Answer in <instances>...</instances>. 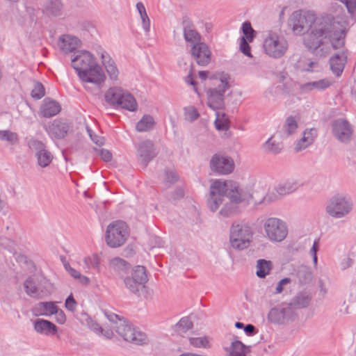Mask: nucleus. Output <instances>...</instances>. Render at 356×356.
Returning a JSON list of instances; mask_svg holds the SVG:
<instances>
[{"label":"nucleus","instance_id":"obj_38","mask_svg":"<svg viewBox=\"0 0 356 356\" xmlns=\"http://www.w3.org/2000/svg\"><path fill=\"white\" fill-rule=\"evenodd\" d=\"M193 326V322L187 316L181 318L179 321L175 325V330L179 334L182 335L189 330L192 329Z\"/></svg>","mask_w":356,"mask_h":356},{"label":"nucleus","instance_id":"obj_53","mask_svg":"<svg viewBox=\"0 0 356 356\" xmlns=\"http://www.w3.org/2000/svg\"><path fill=\"white\" fill-rule=\"evenodd\" d=\"M190 343L191 345L200 348V347H206L208 344V341L204 337H197V338H190Z\"/></svg>","mask_w":356,"mask_h":356},{"label":"nucleus","instance_id":"obj_61","mask_svg":"<svg viewBox=\"0 0 356 356\" xmlns=\"http://www.w3.org/2000/svg\"><path fill=\"white\" fill-rule=\"evenodd\" d=\"M189 67H190V70H189L188 75L185 78V81L186 83H189L190 85L195 86V81L193 80V74H193V66H192V65H190Z\"/></svg>","mask_w":356,"mask_h":356},{"label":"nucleus","instance_id":"obj_1","mask_svg":"<svg viewBox=\"0 0 356 356\" xmlns=\"http://www.w3.org/2000/svg\"><path fill=\"white\" fill-rule=\"evenodd\" d=\"M346 20L330 16L314 18L309 13L295 12L290 25L296 34L305 33L303 41L305 47L319 56H325L332 49H337L345 44Z\"/></svg>","mask_w":356,"mask_h":356},{"label":"nucleus","instance_id":"obj_60","mask_svg":"<svg viewBox=\"0 0 356 356\" xmlns=\"http://www.w3.org/2000/svg\"><path fill=\"white\" fill-rule=\"evenodd\" d=\"M186 115L188 118L191 120H195L199 117V114L195 108H188Z\"/></svg>","mask_w":356,"mask_h":356},{"label":"nucleus","instance_id":"obj_36","mask_svg":"<svg viewBox=\"0 0 356 356\" xmlns=\"http://www.w3.org/2000/svg\"><path fill=\"white\" fill-rule=\"evenodd\" d=\"M136 7L140 17L143 29L145 33H149L150 31V19L147 15L145 5L142 2H138Z\"/></svg>","mask_w":356,"mask_h":356},{"label":"nucleus","instance_id":"obj_52","mask_svg":"<svg viewBox=\"0 0 356 356\" xmlns=\"http://www.w3.org/2000/svg\"><path fill=\"white\" fill-rule=\"evenodd\" d=\"M303 136H305L307 139V145H312L317 136V130L314 128L306 129L303 132Z\"/></svg>","mask_w":356,"mask_h":356},{"label":"nucleus","instance_id":"obj_3","mask_svg":"<svg viewBox=\"0 0 356 356\" xmlns=\"http://www.w3.org/2000/svg\"><path fill=\"white\" fill-rule=\"evenodd\" d=\"M104 314L111 322V327L124 341L136 345H143L147 343L148 339L146 334L136 331L124 318L108 310H104Z\"/></svg>","mask_w":356,"mask_h":356},{"label":"nucleus","instance_id":"obj_22","mask_svg":"<svg viewBox=\"0 0 356 356\" xmlns=\"http://www.w3.org/2000/svg\"><path fill=\"white\" fill-rule=\"evenodd\" d=\"M61 110L60 105L55 100L49 98H45L40 107V115L44 118H51L60 113Z\"/></svg>","mask_w":356,"mask_h":356},{"label":"nucleus","instance_id":"obj_55","mask_svg":"<svg viewBox=\"0 0 356 356\" xmlns=\"http://www.w3.org/2000/svg\"><path fill=\"white\" fill-rule=\"evenodd\" d=\"M95 150L101 156L104 161L108 162L111 161L112 154L109 150L103 148L99 149L95 148Z\"/></svg>","mask_w":356,"mask_h":356},{"label":"nucleus","instance_id":"obj_44","mask_svg":"<svg viewBox=\"0 0 356 356\" xmlns=\"http://www.w3.org/2000/svg\"><path fill=\"white\" fill-rule=\"evenodd\" d=\"M237 204L234 203L227 202L225 204L222 209L220 211V214L223 217H230L237 213Z\"/></svg>","mask_w":356,"mask_h":356},{"label":"nucleus","instance_id":"obj_51","mask_svg":"<svg viewBox=\"0 0 356 356\" xmlns=\"http://www.w3.org/2000/svg\"><path fill=\"white\" fill-rule=\"evenodd\" d=\"M240 50L245 56L252 57L250 47L248 44V41L245 38V37H241V38Z\"/></svg>","mask_w":356,"mask_h":356},{"label":"nucleus","instance_id":"obj_9","mask_svg":"<svg viewBox=\"0 0 356 356\" xmlns=\"http://www.w3.org/2000/svg\"><path fill=\"white\" fill-rule=\"evenodd\" d=\"M264 49L270 57L279 58L282 57L288 49V42L283 36L270 33L264 40Z\"/></svg>","mask_w":356,"mask_h":356},{"label":"nucleus","instance_id":"obj_47","mask_svg":"<svg viewBox=\"0 0 356 356\" xmlns=\"http://www.w3.org/2000/svg\"><path fill=\"white\" fill-rule=\"evenodd\" d=\"M264 147L268 152L273 154H279L282 150V147L278 143L272 142L271 138L264 144Z\"/></svg>","mask_w":356,"mask_h":356},{"label":"nucleus","instance_id":"obj_8","mask_svg":"<svg viewBox=\"0 0 356 356\" xmlns=\"http://www.w3.org/2000/svg\"><path fill=\"white\" fill-rule=\"evenodd\" d=\"M229 183L232 181H226L222 179L212 180L207 200L208 207L211 211H216L222 204L225 197L228 193Z\"/></svg>","mask_w":356,"mask_h":356},{"label":"nucleus","instance_id":"obj_58","mask_svg":"<svg viewBox=\"0 0 356 356\" xmlns=\"http://www.w3.org/2000/svg\"><path fill=\"white\" fill-rule=\"evenodd\" d=\"M178 179V175L175 171L173 170H167L165 172V181L174 184L175 183Z\"/></svg>","mask_w":356,"mask_h":356},{"label":"nucleus","instance_id":"obj_13","mask_svg":"<svg viewBox=\"0 0 356 356\" xmlns=\"http://www.w3.org/2000/svg\"><path fill=\"white\" fill-rule=\"evenodd\" d=\"M210 167L217 174L228 175L234 170V163L230 157L214 154L211 159Z\"/></svg>","mask_w":356,"mask_h":356},{"label":"nucleus","instance_id":"obj_14","mask_svg":"<svg viewBox=\"0 0 356 356\" xmlns=\"http://www.w3.org/2000/svg\"><path fill=\"white\" fill-rule=\"evenodd\" d=\"M332 127L334 136L340 142L347 143L351 140L353 129L348 120L343 118L337 119L332 122Z\"/></svg>","mask_w":356,"mask_h":356},{"label":"nucleus","instance_id":"obj_29","mask_svg":"<svg viewBox=\"0 0 356 356\" xmlns=\"http://www.w3.org/2000/svg\"><path fill=\"white\" fill-rule=\"evenodd\" d=\"M109 266L122 278H123L125 275L129 274L130 270V264L120 257H115L111 259L109 263Z\"/></svg>","mask_w":356,"mask_h":356},{"label":"nucleus","instance_id":"obj_30","mask_svg":"<svg viewBox=\"0 0 356 356\" xmlns=\"http://www.w3.org/2000/svg\"><path fill=\"white\" fill-rule=\"evenodd\" d=\"M124 89L120 87H111L104 94V99L109 105L117 107L120 104V98L123 97Z\"/></svg>","mask_w":356,"mask_h":356},{"label":"nucleus","instance_id":"obj_4","mask_svg":"<svg viewBox=\"0 0 356 356\" xmlns=\"http://www.w3.org/2000/svg\"><path fill=\"white\" fill-rule=\"evenodd\" d=\"M253 231L248 224L233 223L229 232V243L232 248L243 250L252 242Z\"/></svg>","mask_w":356,"mask_h":356},{"label":"nucleus","instance_id":"obj_17","mask_svg":"<svg viewBox=\"0 0 356 356\" xmlns=\"http://www.w3.org/2000/svg\"><path fill=\"white\" fill-rule=\"evenodd\" d=\"M227 197L232 203L238 204L242 202H249L252 196L251 193L247 190L240 188L236 183H229V189Z\"/></svg>","mask_w":356,"mask_h":356},{"label":"nucleus","instance_id":"obj_21","mask_svg":"<svg viewBox=\"0 0 356 356\" xmlns=\"http://www.w3.org/2000/svg\"><path fill=\"white\" fill-rule=\"evenodd\" d=\"M81 44V40L77 37L69 34L62 35L58 40V47L65 54L74 52Z\"/></svg>","mask_w":356,"mask_h":356},{"label":"nucleus","instance_id":"obj_63","mask_svg":"<svg viewBox=\"0 0 356 356\" xmlns=\"http://www.w3.org/2000/svg\"><path fill=\"white\" fill-rule=\"evenodd\" d=\"M66 268V270H67V272L70 273V275L73 277L74 279H77L79 276H80V273L79 271H77L76 270H75L74 268L69 266V267H65Z\"/></svg>","mask_w":356,"mask_h":356},{"label":"nucleus","instance_id":"obj_19","mask_svg":"<svg viewBox=\"0 0 356 356\" xmlns=\"http://www.w3.org/2000/svg\"><path fill=\"white\" fill-rule=\"evenodd\" d=\"M70 128V124L62 119H56L48 127H45V129L49 135L57 139L64 138Z\"/></svg>","mask_w":356,"mask_h":356},{"label":"nucleus","instance_id":"obj_6","mask_svg":"<svg viewBox=\"0 0 356 356\" xmlns=\"http://www.w3.org/2000/svg\"><path fill=\"white\" fill-rule=\"evenodd\" d=\"M229 88L228 76L221 74L217 79V86L207 89V104L213 110L221 109L225 105V92Z\"/></svg>","mask_w":356,"mask_h":356},{"label":"nucleus","instance_id":"obj_57","mask_svg":"<svg viewBox=\"0 0 356 356\" xmlns=\"http://www.w3.org/2000/svg\"><path fill=\"white\" fill-rule=\"evenodd\" d=\"M76 302L73 298L72 295L69 296L65 300V307L71 312H74L76 307Z\"/></svg>","mask_w":356,"mask_h":356},{"label":"nucleus","instance_id":"obj_2","mask_svg":"<svg viewBox=\"0 0 356 356\" xmlns=\"http://www.w3.org/2000/svg\"><path fill=\"white\" fill-rule=\"evenodd\" d=\"M72 66L76 71L85 88L90 89L91 83L95 89H99L105 80L102 67L96 63L93 56L87 51H79L71 60Z\"/></svg>","mask_w":356,"mask_h":356},{"label":"nucleus","instance_id":"obj_49","mask_svg":"<svg viewBox=\"0 0 356 356\" xmlns=\"http://www.w3.org/2000/svg\"><path fill=\"white\" fill-rule=\"evenodd\" d=\"M44 95L45 91L43 85L40 82H37L31 91V97L33 99H40L43 97Z\"/></svg>","mask_w":356,"mask_h":356},{"label":"nucleus","instance_id":"obj_59","mask_svg":"<svg viewBox=\"0 0 356 356\" xmlns=\"http://www.w3.org/2000/svg\"><path fill=\"white\" fill-rule=\"evenodd\" d=\"M56 315V321L58 323L63 324L65 322L66 317L63 310L57 308V312L54 313Z\"/></svg>","mask_w":356,"mask_h":356},{"label":"nucleus","instance_id":"obj_54","mask_svg":"<svg viewBox=\"0 0 356 356\" xmlns=\"http://www.w3.org/2000/svg\"><path fill=\"white\" fill-rule=\"evenodd\" d=\"M86 129L90 139L93 141L94 143L99 146H102V145H104V139L103 137L94 135L93 131L88 127H86Z\"/></svg>","mask_w":356,"mask_h":356},{"label":"nucleus","instance_id":"obj_33","mask_svg":"<svg viewBox=\"0 0 356 356\" xmlns=\"http://www.w3.org/2000/svg\"><path fill=\"white\" fill-rule=\"evenodd\" d=\"M310 302V298L305 293H299L295 296L288 307L294 312V309L307 307Z\"/></svg>","mask_w":356,"mask_h":356},{"label":"nucleus","instance_id":"obj_23","mask_svg":"<svg viewBox=\"0 0 356 356\" xmlns=\"http://www.w3.org/2000/svg\"><path fill=\"white\" fill-rule=\"evenodd\" d=\"M347 59L346 51L337 53L333 55L330 59V69L332 72L339 76L342 73Z\"/></svg>","mask_w":356,"mask_h":356},{"label":"nucleus","instance_id":"obj_12","mask_svg":"<svg viewBox=\"0 0 356 356\" xmlns=\"http://www.w3.org/2000/svg\"><path fill=\"white\" fill-rule=\"evenodd\" d=\"M28 145L30 149L35 153L38 164L41 168L49 165L54 156L43 142L35 138H31L28 142Z\"/></svg>","mask_w":356,"mask_h":356},{"label":"nucleus","instance_id":"obj_45","mask_svg":"<svg viewBox=\"0 0 356 356\" xmlns=\"http://www.w3.org/2000/svg\"><path fill=\"white\" fill-rule=\"evenodd\" d=\"M317 63L307 58H300L296 64V68L301 71H312V68Z\"/></svg>","mask_w":356,"mask_h":356},{"label":"nucleus","instance_id":"obj_34","mask_svg":"<svg viewBox=\"0 0 356 356\" xmlns=\"http://www.w3.org/2000/svg\"><path fill=\"white\" fill-rule=\"evenodd\" d=\"M249 350V347L245 346L241 341L236 340L232 342L229 356H246V353Z\"/></svg>","mask_w":356,"mask_h":356},{"label":"nucleus","instance_id":"obj_46","mask_svg":"<svg viewBox=\"0 0 356 356\" xmlns=\"http://www.w3.org/2000/svg\"><path fill=\"white\" fill-rule=\"evenodd\" d=\"M217 118L215 120V126L218 130L220 131H227L229 129L228 120L225 118V114H222V118H220V113H217Z\"/></svg>","mask_w":356,"mask_h":356},{"label":"nucleus","instance_id":"obj_43","mask_svg":"<svg viewBox=\"0 0 356 356\" xmlns=\"http://www.w3.org/2000/svg\"><path fill=\"white\" fill-rule=\"evenodd\" d=\"M242 31L244 34L245 38L249 42H252L253 39L255 37V31L252 29L251 24L250 22H245L242 24Z\"/></svg>","mask_w":356,"mask_h":356},{"label":"nucleus","instance_id":"obj_5","mask_svg":"<svg viewBox=\"0 0 356 356\" xmlns=\"http://www.w3.org/2000/svg\"><path fill=\"white\" fill-rule=\"evenodd\" d=\"M129 236L127 225L122 220L111 222L106 231L105 241L106 244L113 248L123 245Z\"/></svg>","mask_w":356,"mask_h":356},{"label":"nucleus","instance_id":"obj_40","mask_svg":"<svg viewBox=\"0 0 356 356\" xmlns=\"http://www.w3.org/2000/svg\"><path fill=\"white\" fill-rule=\"evenodd\" d=\"M298 122L293 116L288 117L282 127V131L286 136H290L295 133L298 129Z\"/></svg>","mask_w":356,"mask_h":356},{"label":"nucleus","instance_id":"obj_28","mask_svg":"<svg viewBox=\"0 0 356 356\" xmlns=\"http://www.w3.org/2000/svg\"><path fill=\"white\" fill-rule=\"evenodd\" d=\"M63 7L60 0H47L42 8V13L48 16L58 17L62 14Z\"/></svg>","mask_w":356,"mask_h":356},{"label":"nucleus","instance_id":"obj_24","mask_svg":"<svg viewBox=\"0 0 356 356\" xmlns=\"http://www.w3.org/2000/svg\"><path fill=\"white\" fill-rule=\"evenodd\" d=\"M303 184L297 179L291 178L280 184L275 188L276 192L280 195H285L298 190Z\"/></svg>","mask_w":356,"mask_h":356},{"label":"nucleus","instance_id":"obj_41","mask_svg":"<svg viewBox=\"0 0 356 356\" xmlns=\"http://www.w3.org/2000/svg\"><path fill=\"white\" fill-rule=\"evenodd\" d=\"M26 293L31 296L35 297L38 293V289L36 284V282L33 277H28L24 284Z\"/></svg>","mask_w":356,"mask_h":356},{"label":"nucleus","instance_id":"obj_37","mask_svg":"<svg viewBox=\"0 0 356 356\" xmlns=\"http://www.w3.org/2000/svg\"><path fill=\"white\" fill-rule=\"evenodd\" d=\"M273 263L270 261L266 259H259L257 261V271L256 275L260 277L264 278L268 275L272 269Z\"/></svg>","mask_w":356,"mask_h":356},{"label":"nucleus","instance_id":"obj_42","mask_svg":"<svg viewBox=\"0 0 356 356\" xmlns=\"http://www.w3.org/2000/svg\"><path fill=\"white\" fill-rule=\"evenodd\" d=\"M83 262L86 268H94L97 272L100 271V259L97 254H92L91 256L85 257Z\"/></svg>","mask_w":356,"mask_h":356},{"label":"nucleus","instance_id":"obj_20","mask_svg":"<svg viewBox=\"0 0 356 356\" xmlns=\"http://www.w3.org/2000/svg\"><path fill=\"white\" fill-rule=\"evenodd\" d=\"M181 24L183 27V36L187 43H189L192 47L195 44L202 42L201 35L196 30L195 26L191 19L184 18Z\"/></svg>","mask_w":356,"mask_h":356},{"label":"nucleus","instance_id":"obj_31","mask_svg":"<svg viewBox=\"0 0 356 356\" xmlns=\"http://www.w3.org/2000/svg\"><path fill=\"white\" fill-rule=\"evenodd\" d=\"M57 308L54 302H40L35 306L34 311L36 315L49 316L57 312Z\"/></svg>","mask_w":356,"mask_h":356},{"label":"nucleus","instance_id":"obj_25","mask_svg":"<svg viewBox=\"0 0 356 356\" xmlns=\"http://www.w3.org/2000/svg\"><path fill=\"white\" fill-rule=\"evenodd\" d=\"M102 62L106 68L109 78L113 81L118 79L119 71L114 60L111 58L110 55L104 51L101 54Z\"/></svg>","mask_w":356,"mask_h":356},{"label":"nucleus","instance_id":"obj_56","mask_svg":"<svg viewBox=\"0 0 356 356\" xmlns=\"http://www.w3.org/2000/svg\"><path fill=\"white\" fill-rule=\"evenodd\" d=\"M310 145H307V139L305 136H302V137L297 142L294 150L296 152H300L305 148H307Z\"/></svg>","mask_w":356,"mask_h":356},{"label":"nucleus","instance_id":"obj_11","mask_svg":"<svg viewBox=\"0 0 356 356\" xmlns=\"http://www.w3.org/2000/svg\"><path fill=\"white\" fill-rule=\"evenodd\" d=\"M353 209V204L345 197L337 195L330 199L326 207L327 213L334 218H341L348 214Z\"/></svg>","mask_w":356,"mask_h":356},{"label":"nucleus","instance_id":"obj_18","mask_svg":"<svg viewBox=\"0 0 356 356\" xmlns=\"http://www.w3.org/2000/svg\"><path fill=\"white\" fill-rule=\"evenodd\" d=\"M293 312L288 305L285 307H275L268 314V320L275 324H284L292 319Z\"/></svg>","mask_w":356,"mask_h":356},{"label":"nucleus","instance_id":"obj_16","mask_svg":"<svg viewBox=\"0 0 356 356\" xmlns=\"http://www.w3.org/2000/svg\"><path fill=\"white\" fill-rule=\"evenodd\" d=\"M156 154L157 152L154 144L152 140H146L138 144L137 156L138 159L144 167H146Z\"/></svg>","mask_w":356,"mask_h":356},{"label":"nucleus","instance_id":"obj_62","mask_svg":"<svg viewBox=\"0 0 356 356\" xmlns=\"http://www.w3.org/2000/svg\"><path fill=\"white\" fill-rule=\"evenodd\" d=\"M244 331L248 335H253L255 333V327L252 324H248L244 327Z\"/></svg>","mask_w":356,"mask_h":356},{"label":"nucleus","instance_id":"obj_27","mask_svg":"<svg viewBox=\"0 0 356 356\" xmlns=\"http://www.w3.org/2000/svg\"><path fill=\"white\" fill-rule=\"evenodd\" d=\"M294 275L301 285L307 284L313 280L312 270L305 265L298 266L294 270Z\"/></svg>","mask_w":356,"mask_h":356},{"label":"nucleus","instance_id":"obj_39","mask_svg":"<svg viewBox=\"0 0 356 356\" xmlns=\"http://www.w3.org/2000/svg\"><path fill=\"white\" fill-rule=\"evenodd\" d=\"M154 121L151 115H144L136 124V130L139 132L147 131L154 127Z\"/></svg>","mask_w":356,"mask_h":356},{"label":"nucleus","instance_id":"obj_10","mask_svg":"<svg viewBox=\"0 0 356 356\" xmlns=\"http://www.w3.org/2000/svg\"><path fill=\"white\" fill-rule=\"evenodd\" d=\"M123 279L126 287L135 294L145 287L148 280L145 268L142 266H138L132 269L130 275H127Z\"/></svg>","mask_w":356,"mask_h":356},{"label":"nucleus","instance_id":"obj_15","mask_svg":"<svg viewBox=\"0 0 356 356\" xmlns=\"http://www.w3.org/2000/svg\"><path fill=\"white\" fill-rule=\"evenodd\" d=\"M190 52L193 59L200 66H207L211 60V52L204 42L193 45Z\"/></svg>","mask_w":356,"mask_h":356},{"label":"nucleus","instance_id":"obj_7","mask_svg":"<svg viewBox=\"0 0 356 356\" xmlns=\"http://www.w3.org/2000/svg\"><path fill=\"white\" fill-rule=\"evenodd\" d=\"M266 237L272 242H282L288 235V226L283 220L275 218H268L264 222Z\"/></svg>","mask_w":356,"mask_h":356},{"label":"nucleus","instance_id":"obj_64","mask_svg":"<svg viewBox=\"0 0 356 356\" xmlns=\"http://www.w3.org/2000/svg\"><path fill=\"white\" fill-rule=\"evenodd\" d=\"M353 261L350 258L345 259L341 264V266L342 269H346L347 268L352 266Z\"/></svg>","mask_w":356,"mask_h":356},{"label":"nucleus","instance_id":"obj_50","mask_svg":"<svg viewBox=\"0 0 356 356\" xmlns=\"http://www.w3.org/2000/svg\"><path fill=\"white\" fill-rule=\"evenodd\" d=\"M86 324L90 330L97 334L102 333L104 331V329L99 325V324H98L90 317L86 318Z\"/></svg>","mask_w":356,"mask_h":356},{"label":"nucleus","instance_id":"obj_48","mask_svg":"<svg viewBox=\"0 0 356 356\" xmlns=\"http://www.w3.org/2000/svg\"><path fill=\"white\" fill-rule=\"evenodd\" d=\"M0 139L14 144L17 141V136L9 130L0 131Z\"/></svg>","mask_w":356,"mask_h":356},{"label":"nucleus","instance_id":"obj_35","mask_svg":"<svg viewBox=\"0 0 356 356\" xmlns=\"http://www.w3.org/2000/svg\"><path fill=\"white\" fill-rule=\"evenodd\" d=\"M331 85V82L326 79H321L316 81L309 82L301 86V90L309 91L314 89L324 90Z\"/></svg>","mask_w":356,"mask_h":356},{"label":"nucleus","instance_id":"obj_26","mask_svg":"<svg viewBox=\"0 0 356 356\" xmlns=\"http://www.w3.org/2000/svg\"><path fill=\"white\" fill-rule=\"evenodd\" d=\"M35 330L41 334L54 335L57 332V327L47 320L37 319L34 322Z\"/></svg>","mask_w":356,"mask_h":356},{"label":"nucleus","instance_id":"obj_32","mask_svg":"<svg viewBox=\"0 0 356 356\" xmlns=\"http://www.w3.org/2000/svg\"><path fill=\"white\" fill-rule=\"evenodd\" d=\"M123 97L120 98V103L118 104L117 107L128 110L129 111H134L137 109V102L134 97L128 91L124 90Z\"/></svg>","mask_w":356,"mask_h":356}]
</instances>
